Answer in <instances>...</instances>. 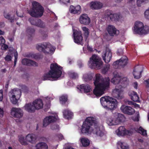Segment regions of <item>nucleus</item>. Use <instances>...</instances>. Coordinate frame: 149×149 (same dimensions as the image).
I'll return each mask as SVG.
<instances>
[{"instance_id": "27", "label": "nucleus", "mask_w": 149, "mask_h": 149, "mask_svg": "<svg viewBox=\"0 0 149 149\" xmlns=\"http://www.w3.org/2000/svg\"><path fill=\"white\" fill-rule=\"evenodd\" d=\"M81 7L79 5L76 7L71 6L70 7V10L71 13L74 14H80L81 12Z\"/></svg>"}, {"instance_id": "36", "label": "nucleus", "mask_w": 149, "mask_h": 149, "mask_svg": "<svg viewBox=\"0 0 149 149\" xmlns=\"http://www.w3.org/2000/svg\"><path fill=\"white\" fill-rule=\"evenodd\" d=\"M115 115L119 124L125 120V116L123 115L120 113H118L117 114H115Z\"/></svg>"}, {"instance_id": "63", "label": "nucleus", "mask_w": 149, "mask_h": 149, "mask_svg": "<svg viewBox=\"0 0 149 149\" xmlns=\"http://www.w3.org/2000/svg\"><path fill=\"white\" fill-rule=\"evenodd\" d=\"M87 49L89 51L91 52L93 51V48L89 46H87Z\"/></svg>"}, {"instance_id": "52", "label": "nucleus", "mask_w": 149, "mask_h": 149, "mask_svg": "<svg viewBox=\"0 0 149 149\" xmlns=\"http://www.w3.org/2000/svg\"><path fill=\"white\" fill-rule=\"evenodd\" d=\"M4 59L6 61H10L12 60V57L10 55H7L4 58Z\"/></svg>"}, {"instance_id": "47", "label": "nucleus", "mask_w": 149, "mask_h": 149, "mask_svg": "<svg viewBox=\"0 0 149 149\" xmlns=\"http://www.w3.org/2000/svg\"><path fill=\"white\" fill-rule=\"evenodd\" d=\"M148 0H137V4L138 6L140 7L141 6V4L142 3L145 4L148 3Z\"/></svg>"}, {"instance_id": "26", "label": "nucleus", "mask_w": 149, "mask_h": 149, "mask_svg": "<svg viewBox=\"0 0 149 149\" xmlns=\"http://www.w3.org/2000/svg\"><path fill=\"white\" fill-rule=\"evenodd\" d=\"M36 109H39L43 107V103L42 100L40 99H37L34 101L33 103Z\"/></svg>"}, {"instance_id": "10", "label": "nucleus", "mask_w": 149, "mask_h": 149, "mask_svg": "<svg viewBox=\"0 0 149 149\" xmlns=\"http://www.w3.org/2000/svg\"><path fill=\"white\" fill-rule=\"evenodd\" d=\"M117 134L118 136H124L126 135L131 136L133 133V130L131 129L127 130L124 126H120L116 131Z\"/></svg>"}, {"instance_id": "4", "label": "nucleus", "mask_w": 149, "mask_h": 149, "mask_svg": "<svg viewBox=\"0 0 149 149\" xmlns=\"http://www.w3.org/2000/svg\"><path fill=\"white\" fill-rule=\"evenodd\" d=\"M100 101L102 105L108 110H112L117 107V101L109 96H105L100 98Z\"/></svg>"}, {"instance_id": "23", "label": "nucleus", "mask_w": 149, "mask_h": 149, "mask_svg": "<svg viewBox=\"0 0 149 149\" xmlns=\"http://www.w3.org/2000/svg\"><path fill=\"white\" fill-rule=\"evenodd\" d=\"M128 95L131 100L133 101L136 102H140L139 96L136 92L132 91H130L128 93Z\"/></svg>"}, {"instance_id": "11", "label": "nucleus", "mask_w": 149, "mask_h": 149, "mask_svg": "<svg viewBox=\"0 0 149 149\" xmlns=\"http://www.w3.org/2000/svg\"><path fill=\"white\" fill-rule=\"evenodd\" d=\"M105 16L111 21H118L121 17L120 14H113L112 11L109 10H107L106 11Z\"/></svg>"}, {"instance_id": "28", "label": "nucleus", "mask_w": 149, "mask_h": 149, "mask_svg": "<svg viewBox=\"0 0 149 149\" xmlns=\"http://www.w3.org/2000/svg\"><path fill=\"white\" fill-rule=\"evenodd\" d=\"M119 60V63L120 67L122 68L124 67L127 65L128 63L127 58L126 56H123Z\"/></svg>"}, {"instance_id": "49", "label": "nucleus", "mask_w": 149, "mask_h": 149, "mask_svg": "<svg viewBox=\"0 0 149 149\" xmlns=\"http://www.w3.org/2000/svg\"><path fill=\"white\" fill-rule=\"evenodd\" d=\"M113 66L114 68L117 69L120 68V65L119 63V60H117L114 62L113 63Z\"/></svg>"}, {"instance_id": "24", "label": "nucleus", "mask_w": 149, "mask_h": 149, "mask_svg": "<svg viewBox=\"0 0 149 149\" xmlns=\"http://www.w3.org/2000/svg\"><path fill=\"white\" fill-rule=\"evenodd\" d=\"M90 4L91 8L95 10L100 9L103 6V4L99 1H92Z\"/></svg>"}, {"instance_id": "32", "label": "nucleus", "mask_w": 149, "mask_h": 149, "mask_svg": "<svg viewBox=\"0 0 149 149\" xmlns=\"http://www.w3.org/2000/svg\"><path fill=\"white\" fill-rule=\"evenodd\" d=\"M36 149H48L47 144L45 142H39L36 144Z\"/></svg>"}, {"instance_id": "18", "label": "nucleus", "mask_w": 149, "mask_h": 149, "mask_svg": "<svg viewBox=\"0 0 149 149\" xmlns=\"http://www.w3.org/2000/svg\"><path fill=\"white\" fill-rule=\"evenodd\" d=\"M113 77L111 79V82L114 84H117L116 86L120 84V80L121 79L120 74L116 71L113 72Z\"/></svg>"}, {"instance_id": "6", "label": "nucleus", "mask_w": 149, "mask_h": 149, "mask_svg": "<svg viewBox=\"0 0 149 149\" xmlns=\"http://www.w3.org/2000/svg\"><path fill=\"white\" fill-rule=\"evenodd\" d=\"M129 83V81L127 78L124 77L121 78L120 84L116 86L115 89L113 91V95L115 97H120L121 93L123 91V89L127 86Z\"/></svg>"}, {"instance_id": "40", "label": "nucleus", "mask_w": 149, "mask_h": 149, "mask_svg": "<svg viewBox=\"0 0 149 149\" xmlns=\"http://www.w3.org/2000/svg\"><path fill=\"white\" fill-rule=\"evenodd\" d=\"M82 29L84 32V36L86 39H87L89 35V30L86 27H82Z\"/></svg>"}, {"instance_id": "45", "label": "nucleus", "mask_w": 149, "mask_h": 149, "mask_svg": "<svg viewBox=\"0 0 149 149\" xmlns=\"http://www.w3.org/2000/svg\"><path fill=\"white\" fill-rule=\"evenodd\" d=\"M110 65L109 64H106L102 69V72L103 74H105L109 70Z\"/></svg>"}, {"instance_id": "9", "label": "nucleus", "mask_w": 149, "mask_h": 149, "mask_svg": "<svg viewBox=\"0 0 149 149\" xmlns=\"http://www.w3.org/2000/svg\"><path fill=\"white\" fill-rule=\"evenodd\" d=\"M134 31L136 33L140 35L146 34L149 32V27L147 26H144L142 22L136 21L134 24Z\"/></svg>"}, {"instance_id": "46", "label": "nucleus", "mask_w": 149, "mask_h": 149, "mask_svg": "<svg viewBox=\"0 0 149 149\" xmlns=\"http://www.w3.org/2000/svg\"><path fill=\"white\" fill-rule=\"evenodd\" d=\"M10 101L11 102L14 104H16L18 101V100L16 99V96L14 95H13L10 98Z\"/></svg>"}, {"instance_id": "20", "label": "nucleus", "mask_w": 149, "mask_h": 149, "mask_svg": "<svg viewBox=\"0 0 149 149\" xmlns=\"http://www.w3.org/2000/svg\"><path fill=\"white\" fill-rule=\"evenodd\" d=\"M22 63L23 65L28 66H37L38 65V64L36 62L26 58L22 60Z\"/></svg>"}, {"instance_id": "55", "label": "nucleus", "mask_w": 149, "mask_h": 149, "mask_svg": "<svg viewBox=\"0 0 149 149\" xmlns=\"http://www.w3.org/2000/svg\"><path fill=\"white\" fill-rule=\"evenodd\" d=\"M4 110L3 108H1L0 107V116L1 118L3 117L4 116Z\"/></svg>"}, {"instance_id": "33", "label": "nucleus", "mask_w": 149, "mask_h": 149, "mask_svg": "<svg viewBox=\"0 0 149 149\" xmlns=\"http://www.w3.org/2000/svg\"><path fill=\"white\" fill-rule=\"evenodd\" d=\"M63 113L64 117L67 119L71 118L73 115V113L68 110H64L63 112Z\"/></svg>"}, {"instance_id": "43", "label": "nucleus", "mask_w": 149, "mask_h": 149, "mask_svg": "<svg viewBox=\"0 0 149 149\" xmlns=\"http://www.w3.org/2000/svg\"><path fill=\"white\" fill-rule=\"evenodd\" d=\"M4 15L5 18L8 19V20L10 21L11 22H13L14 21V16H13L12 17H11L10 16V15L9 14H7L5 12L4 13Z\"/></svg>"}, {"instance_id": "5", "label": "nucleus", "mask_w": 149, "mask_h": 149, "mask_svg": "<svg viewBox=\"0 0 149 149\" xmlns=\"http://www.w3.org/2000/svg\"><path fill=\"white\" fill-rule=\"evenodd\" d=\"M32 8L28 11L29 14L33 17H41L44 12L43 7L39 3L35 1L32 3Z\"/></svg>"}, {"instance_id": "34", "label": "nucleus", "mask_w": 149, "mask_h": 149, "mask_svg": "<svg viewBox=\"0 0 149 149\" xmlns=\"http://www.w3.org/2000/svg\"><path fill=\"white\" fill-rule=\"evenodd\" d=\"M117 147L118 149H129L128 146L120 141L117 143Z\"/></svg>"}, {"instance_id": "12", "label": "nucleus", "mask_w": 149, "mask_h": 149, "mask_svg": "<svg viewBox=\"0 0 149 149\" xmlns=\"http://www.w3.org/2000/svg\"><path fill=\"white\" fill-rule=\"evenodd\" d=\"M73 35L74 42L78 44H80L83 40L81 32L76 29H73Z\"/></svg>"}, {"instance_id": "25", "label": "nucleus", "mask_w": 149, "mask_h": 149, "mask_svg": "<svg viewBox=\"0 0 149 149\" xmlns=\"http://www.w3.org/2000/svg\"><path fill=\"white\" fill-rule=\"evenodd\" d=\"M107 123L110 125H116L119 124L115 115L111 118H109L107 120Z\"/></svg>"}, {"instance_id": "8", "label": "nucleus", "mask_w": 149, "mask_h": 149, "mask_svg": "<svg viewBox=\"0 0 149 149\" xmlns=\"http://www.w3.org/2000/svg\"><path fill=\"white\" fill-rule=\"evenodd\" d=\"M36 48L39 52L45 54L53 53L55 49V47L49 42L38 44L36 45Z\"/></svg>"}, {"instance_id": "29", "label": "nucleus", "mask_w": 149, "mask_h": 149, "mask_svg": "<svg viewBox=\"0 0 149 149\" xmlns=\"http://www.w3.org/2000/svg\"><path fill=\"white\" fill-rule=\"evenodd\" d=\"M25 109L27 111L30 113L34 112L36 110L35 106L32 104H26L24 106Z\"/></svg>"}, {"instance_id": "31", "label": "nucleus", "mask_w": 149, "mask_h": 149, "mask_svg": "<svg viewBox=\"0 0 149 149\" xmlns=\"http://www.w3.org/2000/svg\"><path fill=\"white\" fill-rule=\"evenodd\" d=\"M80 88L85 93H88L91 90V87L88 84H82L80 86Z\"/></svg>"}, {"instance_id": "44", "label": "nucleus", "mask_w": 149, "mask_h": 149, "mask_svg": "<svg viewBox=\"0 0 149 149\" xmlns=\"http://www.w3.org/2000/svg\"><path fill=\"white\" fill-rule=\"evenodd\" d=\"M136 132L144 136H145L147 135L146 130L144 129L141 126L140 127L139 129L137 130Z\"/></svg>"}, {"instance_id": "15", "label": "nucleus", "mask_w": 149, "mask_h": 149, "mask_svg": "<svg viewBox=\"0 0 149 149\" xmlns=\"http://www.w3.org/2000/svg\"><path fill=\"white\" fill-rule=\"evenodd\" d=\"M122 112L124 113L129 115H133L135 112V110L130 106L122 105L120 107Z\"/></svg>"}, {"instance_id": "42", "label": "nucleus", "mask_w": 149, "mask_h": 149, "mask_svg": "<svg viewBox=\"0 0 149 149\" xmlns=\"http://www.w3.org/2000/svg\"><path fill=\"white\" fill-rule=\"evenodd\" d=\"M19 141L21 144L24 146H26L28 145L27 142L25 141V138L23 136L21 135L18 136Z\"/></svg>"}, {"instance_id": "58", "label": "nucleus", "mask_w": 149, "mask_h": 149, "mask_svg": "<svg viewBox=\"0 0 149 149\" xmlns=\"http://www.w3.org/2000/svg\"><path fill=\"white\" fill-rule=\"evenodd\" d=\"M57 136L60 140L64 139L63 136L61 134H58Z\"/></svg>"}, {"instance_id": "60", "label": "nucleus", "mask_w": 149, "mask_h": 149, "mask_svg": "<svg viewBox=\"0 0 149 149\" xmlns=\"http://www.w3.org/2000/svg\"><path fill=\"white\" fill-rule=\"evenodd\" d=\"M145 82L146 83V86L149 87V79L145 81Z\"/></svg>"}, {"instance_id": "2", "label": "nucleus", "mask_w": 149, "mask_h": 149, "mask_svg": "<svg viewBox=\"0 0 149 149\" xmlns=\"http://www.w3.org/2000/svg\"><path fill=\"white\" fill-rule=\"evenodd\" d=\"M101 77L100 74H97L95 75V79H94V84L95 87L93 93L97 97L101 96L104 93V91L108 90L109 88L110 79L109 77L106 78L104 81L101 83H99Z\"/></svg>"}, {"instance_id": "37", "label": "nucleus", "mask_w": 149, "mask_h": 149, "mask_svg": "<svg viewBox=\"0 0 149 149\" xmlns=\"http://www.w3.org/2000/svg\"><path fill=\"white\" fill-rule=\"evenodd\" d=\"M93 74L92 73L86 74L83 75V78L85 81L87 82L92 80L93 78Z\"/></svg>"}, {"instance_id": "50", "label": "nucleus", "mask_w": 149, "mask_h": 149, "mask_svg": "<svg viewBox=\"0 0 149 149\" xmlns=\"http://www.w3.org/2000/svg\"><path fill=\"white\" fill-rule=\"evenodd\" d=\"M51 128L53 130H59V127L58 125L53 124L51 125Z\"/></svg>"}, {"instance_id": "48", "label": "nucleus", "mask_w": 149, "mask_h": 149, "mask_svg": "<svg viewBox=\"0 0 149 149\" xmlns=\"http://www.w3.org/2000/svg\"><path fill=\"white\" fill-rule=\"evenodd\" d=\"M70 77L72 79H75L78 77V74L74 72H70L69 73Z\"/></svg>"}, {"instance_id": "21", "label": "nucleus", "mask_w": 149, "mask_h": 149, "mask_svg": "<svg viewBox=\"0 0 149 149\" xmlns=\"http://www.w3.org/2000/svg\"><path fill=\"white\" fill-rule=\"evenodd\" d=\"M111 53L109 50H105V52L102 55L103 60L106 63H108L110 62L111 58Z\"/></svg>"}, {"instance_id": "16", "label": "nucleus", "mask_w": 149, "mask_h": 149, "mask_svg": "<svg viewBox=\"0 0 149 149\" xmlns=\"http://www.w3.org/2000/svg\"><path fill=\"white\" fill-rule=\"evenodd\" d=\"M79 20L80 24L85 25H88L91 22L90 18L86 14H83L81 15Z\"/></svg>"}, {"instance_id": "22", "label": "nucleus", "mask_w": 149, "mask_h": 149, "mask_svg": "<svg viewBox=\"0 0 149 149\" xmlns=\"http://www.w3.org/2000/svg\"><path fill=\"white\" fill-rule=\"evenodd\" d=\"M107 30L109 35L112 36L119 33V31L117 30L114 26L111 25L108 26Z\"/></svg>"}, {"instance_id": "53", "label": "nucleus", "mask_w": 149, "mask_h": 149, "mask_svg": "<svg viewBox=\"0 0 149 149\" xmlns=\"http://www.w3.org/2000/svg\"><path fill=\"white\" fill-rule=\"evenodd\" d=\"M14 66L16 65V63L17 61V59L18 58V54L17 52L14 54Z\"/></svg>"}, {"instance_id": "3", "label": "nucleus", "mask_w": 149, "mask_h": 149, "mask_svg": "<svg viewBox=\"0 0 149 149\" xmlns=\"http://www.w3.org/2000/svg\"><path fill=\"white\" fill-rule=\"evenodd\" d=\"M50 68V70L48 73L45 74L42 77V79L44 80H49L52 78V80H56L61 76L62 67L57 63H52Z\"/></svg>"}, {"instance_id": "38", "label": "nucleus", "mask_w": 149, "mask_h": 149, "mask_svg": "<svg viewBox=\"0 0 149 149\" xmlns=\"http://www.w3.org/2000/svg\"><path fill=\"white\" fill-rule=\"evenodd\" d=\"M59 100L60 103L64 104L68 101V96L66 95H63L60 97Z\"/></svg>"}, {"instance_id": "64", "label": "nucleus", "mask_w": 149, "mask_h": 149, "mask_svg": "<svg viewBox=\"0 0 149 149\" xmlns=\"http://www.w3.org/2000/svg\"><path fill=\"white\" fill-rule=\"evenodd\" d=\"M127 104L129 105H131L134 104V103L131 101H128L127 102Z\"/></svg>"}, {"instance_id": "17", "label": "nucleus", "mask_w": 149, "mask_h": 149, "mask_svg": "<svg viewBox=\"0 0 149 149\" xmlns=\"http://www.w3.org/2000/svg\"><path fill=\"white\" fill-rule=\"evenodd\" d=\"M57 116H49L45 118L43 122V126L46 127L50 123L56 121L57 120Z\"/></svg>"}, {"instance_id": "35", "label": "nucleus", "mask_w": 149, "mask_h": 149, "mask_svg": "<svg viewBox=\"0 0 149 149\" xmlns=\"http://www.w3.org/2000/svg\"><path fill=\"white\" fill-rule=\"evenodd\" d=\"M28 57H31L32 58H34L35 60L41 59L43 57L42 55L37 53L35 54L30 53L28 55Z\"/></svg>"}, {"instance_id": "56", "label": "nucleus", "mask_w": 149, "mask_h": 149, "mask_svg": "<svg viewBox=\"0 0 149 149\" xmlns=\"http://www.w3.org/2000/svg\"><path fill=\"white\" fill-rule=\"evenodd\" d=\"M0 42L1 44H4L5 42V39L2 36L0 37Z\"/></svg>"}, {"instance_id": "59", "label": "nucleus", "mask_w": 149, "mask_h": 149, "mask_svg": "<svg viewBox=\"0 0 149 149\" xmlns=\"http://www.w3.org/2000/svg\"><path fill=\"white\" fill-rule=\"evenodd\" d=\"M22 88L23 90L27 91L28 90V88L26 86L23 85L22 86Z\"/></svg>"}, {"instance_id": "54", "label": "nucleus", "mask_w": 149, "mask_h": 149, "mask_svg": "<svg viewBox=\"0 0 149 149\" xmlns=\"http://www.w3.org/2000/svg\"><path fill=\"white\" fill-rule=\"evenodd\" d=\"M123 54V50L120 48H119L118 49L117 51V54L118 55H122Z\"/></svg>"}, {"instance_id": "1", "label": "nucleus", "mask_w": 149, "mask_h": 149, "mask_svg": "<svg viewBox=\"0 0 149 149\" xmlns=\"http://www.w3.org/2000/svg\"><path fill=\"white\" fill-rule=\"evenodd\" d=\"M91 130V132L97 136L102 137L104 135L103 131L100 130L97 126L96 119L93 117H88L83 122L81 129L83 134L88 133Z\"/></svg>"}, {"instance_id": "30", "label": "nucleus", "mask_w": 149, "mask_h": 149, "mask_svg": "<svg viewBox=\"0 0 149 149\" xmlns=\"http://www.w3.org/2000/svg\"><path fill=\"white\" fill-rule=\"evenodd\" d=\"M35 135L34 134H29L26 136V140L32 143H35L36 138Z\"/></svg>"}, {"instance_id": "39", "label": "nucleus", "mask_w": 149, "mask_h": 149, "mask_svg": "<svg viewBox=\"0 0 149 149\" xmlns=\"http://www.w3.org/2000/svg\"><path fill=\"white\" fill-rule=\"evenodd\" d=\"M35 32L34 29L30 27H28L26 30V32L29 35V37H32L34 34Z\"/></svg>"}, {"instance_id": "19", "label": "nucleus", "mask_w": 149, "mask_h": 149, "mask_svg": "<svg viewBox=\"0 0 149 149\" xmlns=\"http://www.w3.org/2000/svg\"><path fill=\"white\" fill-rule=\"evenodd\" d=\"M141 67L137 65L135 67L133 72V74L134 78L136 79H139L141 76V74L143 72V70H140Z\"/></svg>"}, {"instance_id": "14", "label": "nucleus", "mask_w": 149, "mask_h": 149, "mask_svg": "<svg viewBox=\"0 0 149 149\" xmlns=\"http://www.w3.org/2000/svg\"><path fill=\"white\" fill-rule=\"evenodd\" d=\"M29 20L32 25L42 28H44L45 26V23L40 19L31 17L29 18Z\"/></svg>"}, {"instance_id": "41", "label": "nucleus", "mask_w": 149, "mask_h": 149, "mask_svg": "<svg viewBox=\"0 0 149 149\" xmlns=\"http://www.w3.org/2000/svg\"><path fill=\"white\" fill-rule=\"evenodd\" d=\"M81 142L82 146L84 147L88 146L90 144L89 140L85 138H82L81 139Z\"/></svg>"}, {"instance_id": "61", "label": "nucleus", "mask_w": 149, "mask_h": 149, "mask_svg": "<svg viewBox=\"0 0 149 149\" xmlns=\"http://www.w3.org/2000/svg\"><path fill=\"white\" fill-rule=\"evenodd\" d=\"M134 87L135 89H137L138 87V84L137 82H134Z\"/></svg>"}, {"instance_id": "62", "label": "nucleus", "mask_w": 149, "mask_h": 149, "mask_svg": "<svg viewBox=\"0 0 149 149\" xmlns=\"http://www.w3.org/2000/svg\"><path fill=\"white\" fill-rule=\"evenodd\" d=\"M5 26L4 22H0V28L3 27Z\"/></svg>"}, {"instance_id": "57", "label": "nucleus", "mask_w": 149, "mask_h": 149, "mask_svg": "<svg viewBox=\"0 0 149 149\" xmlns=\"http://www.w3.org/2000/svg\"><path fill=\"white\" fill-rule=\"evenodd\" d=\"M3 90H0V101H2L3 99Z\"/></svg>"}, {"instance_id": "51", "label": "nucleus", "mask_w": 149, "mask_h": 149, "mask_svg": "<svg viewBox=\"0 0 149 149\" xmlns=\"http://www.w3.org/2000/svg\"><path fill=\"white\" fill-rule=\"evenodd\" d=\"M144 15L145 18L149 20V7L145 11Z\"/></svg>"}, {"instance_id": "13", "label": "nucleus", "mask_w": 149, "mask_h": 149, "mask_svg": "<svg viewBox=\"0 0 149 149\" xmlns=\"http://www.w3.org/2000/svg\"><path fill=\"white\" fill-rule=\"evenodd\" d=\"M10 114L15 118H19L23 116V112L21 109L13 107L11 109Z\"/></svg>"}, {"instance_id": "7", "label": "nucleus", "mask_w": 149, "mask_h": 149, "mask_svg": "<svg viewBox=\"0 0 149 149\" xmlns=\"http://www.w3.org/2000/svg\"><path fill=\"white\" fill-rule=\"evenodd\" d=\"M88 65L91 69H101L103 65V62L101 58L96 55H93L90 58Z\"/></svg>"}]
</instances>
